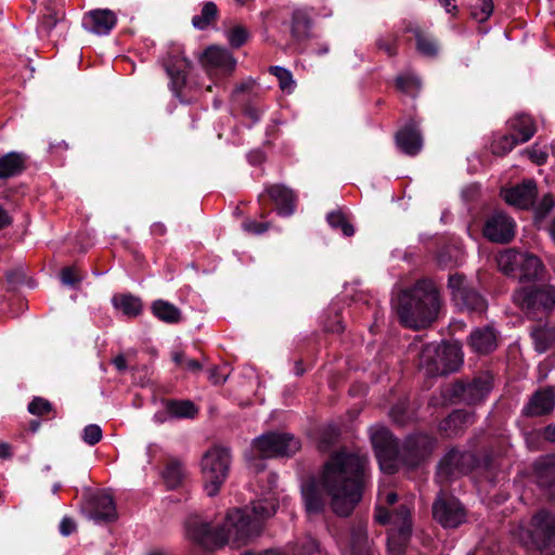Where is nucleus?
I'll return each mask as SVG.
<instances>
[{
  "label": "nucleus",
  "mask_w": 555,
  "mask_h": 555,
  "mask_svg": "<svg viewBox=\"0 0 555 555\" xmlns=\"http://www.w3.org/2000/svg\"><path fill=\"white\" fill-rule=\"evenodd\" d=\"M369 460L365 455L337 451L324 463L319 479L308 480L301 488L306 512L320 515L330 496L332 512L339 517L349 516L361 501L367 478Z\"/></svg>",
  "instance_id": "f257e3e1"
},
{
  "label": "nucleus",
  "mask_w": 555,
  "mask_h": 555,
  "mask_svg": "<svg viewBox=\"0 0 555 555\" xmlns=\"http://www.w3.org/2000/svg\"><path fill=\"white\" fill-rule=\"evenodd\" d=\"M278 508L273 498L251 502L248 511L228 512L221 526H211L199 516H191L185 521L186 538L205 550H215L230 544L241 547L257 537L266 519L272 517Z\"/></svg>",
  "instance_id": "f03ea898"
},
{
  "label": "nucleus",
  "mask_w": 555,
  "mask_h": 555,
  "mask_svg": "<svg viewBox=\"0 0 555 555\" xmlns=\"http://www.w3.org/2000/svg\"><path fill=\"white\" fill-rule=\"evenodd\" d=\"M441 306L436 284L429 279H421L399 292L395 308L400 323L417 331L430 326L438 319Z\"/></svg>",
  "instance_id": "7ed1b4c3"
},
{
  "label": "nucleus",
  "mask_w": 555,
  "mask_h": 555,
  "mask_svg": "<svg viewBox=\"0 0 555 555\" xmlns=\"http://www.w3.org/2000/svg\"><path fill=\"white\" fill-rule=\"evenodd\" d=\"M412 503H401L392 512L383 506L375 508V520L382 525L390 524L387 545L391 555H401L412 534Z\"/></svg>",
  "instance_id": "20e7f679"
},
{
  "label": "nucleus",
  "mask_w": 555,
  "mask_h": 555,
  "mask_svg": "<svg viewBox=\"0 0 555 555\" xmlns=\"http://www.w3.org/2000/svg\"><path fill=\"white\" fill-rule=\"evenodd\" d=\"M463 363L461 348L455 344L440 346L429 344L420 353V366L429 376H442L455 372Z\"/></svg>",
  "instance_id": "39448f33"
},
{
  "label": "nucleus",
  "mask_w": 555,
  "mask_h": 555,
  "mask_svg": "<svg viewBox=\"0 0 555 555\" xmlns=\"http://www.w3.org/2000/svg\"><path fill=\"white\" fill-rule=\"evenodd\" d=\"M231 465L229 449L214 447L207 450L201 462L204 490L208 496L219 493L225 482Z\"/></svg>",
  "instance_id": "423d86ee"
},
{
  "label": "nucleus",
  "mask_w": 555,
  "mask_h": 555,
  "mask_svg": "<svg viewBox=\"0 0 555 555\" xmlns=\"http://www.w3.org/2000/svg\"><path fill=\"white\" fill-rule=\"evenodd\" d=\"M513 300L529 318L539 312H547L555 306V286L548 284L531 285L517 289Z\"/></svg>",
  "instance_id": "0eeeda50"
},
{
  "label": "nucleus",
  "mask_w": 555,
  "mask_h": 555,
  "mask_svg": "<svg viewBox=\"0 0 555 555\" xmlns=\"http://www.w3.org/2000/svg\"><path fill=\"white\" fill-rule=\"evenodd\" d=\"M493 388V376L481 373L470 380H456L448 389V397L455 403L477 405L482 403Z\"/></svg>",
  "instance_id": "6e6552de"
},
{
  "label": "nucleus",
  "mask_w": 555,
  "mask_h": 555,
  "mask_svg": "<svg viewBox=\"0 0 555 555\" xmlns=\"http://www.w3.org/2000/svg\"><path fill=\"white\" fill-rule=\"evenodd\" d=\"M371 442L378 460L379 467L387 474L398 469L400 449L392 434L384 426H373L370 429Z\"/></svg>",
  "instance_id": "1a4fd4ad"
},
{
  "label": "nucleus",
  "mask_w": 555,
  "mask_h": 555,
  "mask_svg": "<svg viewBox=\"0 0 555 555\" xmlns=\"http://www.w3.org/2000/svg\"><path fill=\"white\" fill-rule=\"evenodd\" d=\"M254 449L262 457L291 456L300 449V442L286 433H267L253 442Z\"/></svg>",
  "instance_id": "9d476101"
},
{
  "label": "nucleus",
  "mask_w": 555,
  "mask_h": 555,
  "mask_svg": "<svg viewBox=\"0 0 555 555\" xmlns=\"http://www.w3.org/2000/svg\"><path fill=\"white\" fill-rule=\"evenodd\" d=\"M448 286L451 291L453 301L461 309L477 313L486 311V299L467 284L465 275L460 273L451 274L448 280Z\"/></svg>",
  "instance_id": "9b49d317"
},
{
  "label": "nucleus",
  "mask_w": 555,
  "mask_h": 555,
  "mask_svg": "<svg viewBox=\"0 0 555 555\" xmlns=\"http://www.w3.org/2000/svg\"><path fill=\"white\" fill-rule=\"evenodd\" d=\"M466 509L453 495L442 491L433 503V517L443 528H457L466 521Z\"/></svg>",
  "instance_id": "f8f14e48"
},
{
  "label": "nucleus",
  "mask_w": 555,
  "mask_h": 555,
  "mask_svg": "<svg viewBox=\"0 0 555 555\" xmlns=\"http://www.w3.org/2000/svg\"><path fill=\"white\" fill-rule=\"evenodd\" d=\"M529 535L532 544L541 552L555 555V516L547 511H539L530 521Z\"/></svg>",
  "instance_id": "ddd939ff"
},
{
  "label": "nucleus",
  "mask_w": 555,
  "mask_h": 555,
  "mask_svg": "<svg viewBox=\"0 0 555 555\" xmlns=\"http://www.w3.org/2000/svg\"><path fill=\"white\" fill-rule=\"evenodd\" d=\"M435 444V438L425 434L406 437L400 449L399 463L411 468L418 466L431 454Z\"/></svg>",
  "instance_id": "4468645a"
},
{
  "label": "nucleus",
  "mask_w": 555,
  "mask_h": 555,
  "mask_svg": "<svg viewBox=\"0 0 555 555\" xmlns=\"http://www.w3.org/2000/svg\"><path fill=\"white\" fill-rule=\"evenodd\" d=\"M191 62L178 50L169 52L163 60V67L169 77V89L181 102Z\"/></svg>",
  "instance_id": "2eb2a0df"
},
{
  "label": "nucleus",
  "mask_w": 555,
  "mask_h": 555,
  "mask_svg": "<svg viewBox=\"0 0 555 555\" xmlns=\"http://www.w3.org/2000/svg\"><path fill=\"white\" fill-rule=\"evenodd\" d=\"M477 459L469 451L451 449L440 461L438 474L446 478L466 475L476 466Z\"/></svg>",
  "instance_id": "dca6fc26"
},
{
  "label": "nucleus",
  "mask_w": 555,
  "mask_h": 555,
  "mask_svg": "<svg viewBox=\"0 0 555 555\" xmlns=\"http://www.w3.org/2000/svg\"><path fill=\"white\" fill-rule=\"evenodd\" d=\"M482 234L492 243L507 244L515 236V222L507 215L496 211L486 219Z\"/></svg>",
  "instance_id": "f3484780"
},
{
  "label": "nucleus",
  "mask_w": 555,
  "mask_h": 555,
  "mask_svg": "<svg viewBox=\"0 0 555 555\" xmlns=\"http://www.w3.org/2000/svg\"><path fill=\"white\" fill-rule=\"evenodd\" d=\"M88 514L95 522H112L117 519L115 502L111 494L98 492L88 500Z\"/></svg>",
  "instance_id": "a211bd4d"
},
{
  "label": "nucleus",
  "mask_w": 555,
  "mask_h": 555,
  "mask_svg": "<svg viewBox=\"0 0 555 555\" xmlns=\"http://www.w3.org/2000/svg\"><path fill=\"white\" fill-rule=\"evenodd\" d=\"M555 408V387L538 389L522 408V415L538 417L551 413Z\"/></svg>",
  "instance_id": "6ab92c4d"
},
{
  "label": "nucleus",
  "mask_w": 555,
  "mask_h": 555,
  "mask_svg": "<svg viewBox=\"0 0 555 555\" xmlns=\"http://www.w3.org/2000/svg\"><path fill=\"white\" fill-rule=\"evenodd\" d=\"M117 23L116 14L108 9H95L87 12L82 18L86 30L95 35H107Z\"/></svg>",
  "instance_id": "aec40b11"
},
{
  "label": "nucleus",
  "mask_w": 555,
  "mask_h": 555,
  "mask_svg": "<svg viewBox=\"0 0 555 555\" xmlns=\"http://www.w3.org/2000/svg\"><path fill=\"white\" fill-rule=\"evenodd\" d=\"M201 62L207 70L216 69L223 74H231L236 66V61L232 53L219 47L207 48L203 53Z\"/></svg>",
  "instance_id": "412c9836"
},
{
  "label": "nucleus",
  "mask_w": 555,
  "mask_h": 555,
  "mask_svg": "<svg viewBox=\"0 0 555 555\" xmlns=\"http://www.w3.org/2000/svg\"><path fill=\"white\" fill-rule=\"evenodd\" d=\"M264 193L275 204L278 215L288 217L294 214L297 197L293 190L283 184H271L264 189Z\"/></svg>",
  "instance_id": "4be33fe9"
},
{
  "label": "nucleus",
  "mask_w": 555,
  "mask_h": 555,
  "mask_svg": "<svg viewBox=\"0 0 555 555\" xmlns=\"http://www.w3.org/2000/svg\"><path fill=\"white\" fill-rule=\"evenodd\" d=\"M398 149L409 156L417 155L423 147V135L415 122L405 125L396 133Z\"/></svg>",
  "instance_id": "5701e85b"
},
{
  "label": "nucleus",
  "mask_w": 555,
  "mask_h": 555,
  "mask_svg": "<svg viewBox=\"0 0 555 555\" xmlns=\"http://www.w3.org/2000/svg\"><path fill=\"white\" fill-rule=\"evenodd\" d=\"M311 10L307 8H297L292 12L289 21V31L292 39L296 43H301L310 38L312 28Z\"/></svg>",
  "instance_id": "b1692460"
},
{
  "label": "nucleus",
  "mask_w": 555,
  "mask_h": 555,
  "mask_svg": "<svg viewBox=\"0 0 555 555\" xmlns=\"http://www.w3.org/2000/svg\"><path fill=\"white\" fill-rule=\"evenodd\" d=\"M537 197V184L532 180H526L504 193V199L507 204L527 209L533 205Z\"/></svg>",
  "instance_id": "393cba45"
},
{
  "label": "nucleus",
  "mask_w": 555,
  "mask_h": 555,
  "mask_svg": "<svg viewBox=\"0 0 555 555\" xmlns=\"http://www.w3.org/2000/svg\"><path fill=\"white\" fill-rule=\"evenodd\" d=\"M468 346L479 354H487L498 347V338L493 328L489 326L478 327L468 336Z\"/></svg>",
  "instance_id": "a878e982"
},
{
  "label": "nucleus",
  "mask_w": 555,
  "mask_h": 555,
  "mask_svg": "<svg viewBox=\"0 0 555 555\" xmlns=\"http://www.w3.org/2000/svg\"><path fill=\"white\" fill-rule=\"evenodd\" d=\"M28 157L22 152H9L0 156V180L21 176L27 168Z\"/></svg>",
  "instance_id": "bb28decb"
},
{
  "label": "nucleus",
  "mask_w": 555,
  "mask_h": 555,
  "mask_svg": "<svg viewBox=\"0 0 555 555\" xmlns=\"http://www.w3.org/2000/svg\"><path fill=\"white\" fill-rule=\"evenodd\" d=\"M475 423V413L455 410L439 424V430L447 436H456Z\"/></svg>",
  "instance_id": "cd10ccee"
},
{
  "label": "nucleus",
  "mask_w": 555,
  "mask_h": 555,
  "mask_svg": "<svg viewBox=\"0 0 555 555\" xmlns=\"http://www.w3.org/2000/svg\"><path fill=\"white\" fill-rule=\"evenodd\" d=\"M371 544L367 539L366 524L358 522L351 528L349 555H371Z\"/></svg>",
  "instance_id": "c85d7f7f"
},
{
  "label": "nucleus",
  "mask_w": 555,
  "mask_h": 555,
  "mask_svg": "<svg viewBox=\"0 0 555 555\" xmlns=\"http://www.w3.org/2000/svg\"><path fill=\"white\" fill-rule=\"evenodd\" d=\"M518 270L520 282H531L541 278L544 267L539 257L531 254H521Z\"/></svg>",
  "instance_id": "c756f323"
},
{
  "label": "nucleus",
  "mask_w": 555,
  "mask_h": 555,
  "mask_svg": "<svg viewBox=\"0 0 555 555\" xmlns=\"http://www.w3.org/2000/svg\"><path fill=\"white\" fill-rule=\"evenodd\" d=\"M533 467L540 486L550 487L555 482V453L540 457Z\"/></svg>",
  "instance_id": "7c9ffc66"
},
{
  "label": "nucleus",
  "mask_w": 555,
  "mask_h": 555,
  "mask_svg": "<svg viewBox=\"0 0 555 555\" xmlns=\"http://www.w3.org/2000/svg\"><path fill=\"white\" fill-rule=\"evenodd\" d=\"M151 309L154 317L162 322L177 324L182 321L180 309L169 301L157 299L153 301Z\"/></svg>",
  "instance_id": "2f4dec72"
},
{
  "label": "nucleus",
  "mask_w": 555,
  "mask_h": 555,
  "mask_svg": "<svg viewBox=\"0 0 555 555\" xmlns=\"http://www.w3.org/2000/svg\"><path fill=\"white\" fill-rule=\"evenodd\" d=\"M511 129L517 133L520 143L528 142L537 132V126L530 115L519 114L509 120Z\"/></svg>",
  "instance_id": "473e14b6"
},
{
  "label": "nucleus",
  "mask_w": 555,
  "mask_h": 555,
  "mask_svg": "<svg viewBox=\"0 0 555 555\" xmlns=\"http://www.w3.org/2000/svg\"><path fill=\"white\" fill-rule=\"evenodd\" d=\"M113 306L125 315L134 318L142 312V301L131 294H117L112 298Z\"/></svg>",
  "instance_id": "72a5a7b5"
},
{
  "label": "nucleus",
  "mask_w": 555,
  "mask_h": 555,
  "mask_svg": "<svg viewBox=\"0 0 555 555\" xmlns=\"http://www.w3.org/2000/svg\"><path fill=\"white\" fill-rule=\"evenodd\" d=\"M408 31L414 35L416 39V49L422 55L434 57L438 54V43L433 36L420 27H410L408 28Z\"/></svg>",
  "instance_id": "f704fd0d"
},
{
  "label": "nucleus",
  "mask_w": 555,
  "mask_h": 555,
  "mask_svg": "<svg viewBox=\"0 0 555 555\" xmlns=\"http://www.w3.org/2000/svg\"><path fill=\"white\" fill-rule=\"evenodd\" d=\"M184 477V466L177 460L170 461L163 472V478L168 489L178 488L182 483Z\"/></svg>",
  "instance_id": "c9c22d12"
},
{
  "label": "nucleus",
  "mask_w": 555,
  "mask_h": 555,
  "mask_svg": "<svg viewBox=\"0 0 555 555\" xmlns=\"http://www.w3.org/2000/svg\"><path fill=\"white\" fill-rule=\"evenodd\" d=\"M521 254L508 249L496 256V264L499 270L505 275H513L519 267Z\"/></svg>",
  "instance_id": "e433bc0d"
},
{
  "label": "nucleus",
  "mask_w": 555,
  "mask_h": 555,
  "mask_svg": "<svg viewBox=\"0 0 555 555\" xmlns=\"http://www.w3.org/2000/svg\"><path fill=\"white\" fill-rule=\"evenodd\" d=\"M166 406L168 413L177 418H193L197 414L196 406L190 400H170Z\"/></svg>",
  "instance_id": "4c0bfd02"
},
{
  "label": "nucleus",
  "mask_w": 555,
  "mask_h": 555,
  "mask_svg": "<svg viewBox=\"0 0 555 555\" xmlns=\"http://www.w3.org/2000/svg\"><path fill=\"white\" fill-rule=\"evenodd\" d=\"M218 14L217 5L214 2H206L201 14L193 16L192 24L197 29H205L216 20Z\"/></svg>",
  "instance_id": "58836bf2"
},
{
  "label": "nucleus",
  "mask_w": 555,
  "mask_h": 555,
  "mask_svg": "<svg viewBox=\"0 0 555 555\" xmlns=\"http://www.w3.org/2000/svg\"><path fill=\"white\" fill-rule=\"evenodd\" d=\"M293 555H327L315 539L307 535L298 540L293 548Z\"/></svg>",
  "instance_id": "ea45409f"
},
{
  "label": "nucleus",
  "mask_w": 555,
  "mask_h": 555,
  "mask_svg": "<svg viewBox=\"0 0 555 555\" xmlns=\"http://www.w3.org/2000/svg\"><path fill=\"white\" fill-rule=\"evenodd\" d=\"M519 143L516 134H504L492 141L491 152L494 155L503 156L509 153Z\"/></svg>",
  "instance_id": "a19ab883"
},
{
  "label": "nucleus",
  "mask_w": 555,
  "mask_h": 555,
  "mask_svg": "<svg viewBox=\"0 0 555 555\" xmlns=\"http://www.w3.org/2000/svg\"><path fill=\"white\" fill-rule=\"evenodd\" d=\"M396 87L403 93L415 96L421 90V80L412 75L398 76L396 78Z\"/></svg>",
  "instance_id": "79ce46f5"
},
{
  "label": "nucleus",
  "mask_w": 555,
  "mask_h": 555,
  "mask_svg": "<svg viewBox=\"0 0 555 555\" xmlns=\"http://www.w3.org/2000/svg\"><path fill=\"white\" fill-rule=\"evenodd\" d=\"M327 222L333 229H340L346 236H351L354 233L352 224L340 210L330 212L327 215Z\"/></svg>",
  "instance_id": "37998d69"
},
{
  "label": "nucleus",
  "mask_w": 555,
  "mask_h": 555,
  "mask_svg": "<svg viewBox=\"0 0 555 555\" xmlns=\"http://www.w3.org/2000/svg\"><path fill=\"white\" fill-rule=\"evenodd\" d=\"M65 20V12L63 10H54L49 8L48 12L42 16L39 27L47 34H50L55 26Z\"/></svg>",
  "instance_id": "c03bdc74"
},
{
  "label": "nucleus",
  "mask_w": 555,
  "mask_h": 555,
  "mask_svg": "<svg viewBox=\"0 0 555 555\" xmlns=\"http://www.w3.org/2000/svg\"><path fill=\"white\" fill-rule=\"evenodd\" d=\"M85 274L79 270L77 266H68L61 270L60 280L63 285L76 287L83 280Z\"/></svg>",
  "instance_id": "a18cd8bd"
},
{
  "label": "nucleus",
  "mask_w": 555,
  "mask_h": 555,
  "mask_svg": "<svg viewBox=\"0 0 555 555\" xmlns=\"http://www.w3.org/2000/svg\"><path fill=\"white\" fill-rule=\"evenodd\" d=\"M269 70L278 78L280 88L283 91L292 92L294 90L295 81L288 69L281 66H271Z\"/></svg>",
  "instance_id": "49530a36"
},
{
  "label": "nucleus",
  "mask_w": 555,
  "mask_h": 555,
  "mask_svg": "<svg viewBox=\"0 0 555 555\" xmlns=\"http://www.w3.org/2000/svg\"><path fill=\"white\" fill-rule=\"evenodd\" d=\"M249 38V33L246 27L243 25H236L233 28H231L229 31H227V39L232 48L238 49L243 44L246 43V41Z\"/></svg>",
  "instance_id": "de8ad7c7"
},
{
  "label": "nucleus",
  "mask_w": 555,
  "mask_h": 555,
  "mask_svg": "<svg viewBox=\"0 0 555 555\" xmlns=\"http://www.w3.org/2000/svg\"><path fill=\"white\" fill-rule=\"evenodd\" d=\"M493 9L492 0H475L472 14L479 22H485L491 16Z\"/></svg>",
  "instance_id": "09e8293b"
},
{
  "label": "nucleus",
  "mask_w": 555,
  "mask_h": 555,
  "mask_svg": "<svg viewBox=\"0 0 555 555\" xmlns=\"http://www.w3.org/2000/svg\"><path fill=\"white\" fill-rule=\"evenodd\" d=\"M28 412L37 416H46L53 412L50 401L42 397H35L28 404Z\"/></svg>",
  "instance_id": "8fccbe9b"
},
{
  "label": "nucleus",
  "mask_w": 555,
  "mask_h": 555,
  "mask_svg": "<svg viewBox=\"0 0 555 555\" xmlns=\"http://www.w3.org/2000/svg\"><path fill=\"white\" fill-rule=\"evenodd\" d=\"M231 370L227 364L212 365L207 369L208 379L212 385L219 386L227 382Z\"/></svg>",
  "instance_id": "3c124183"
},
{
  "label": "nucleus",
  "mask_w": 555,
  "mask_h": 555,
  "mask_svg": "<svg viewBox=\"0 0 555 555\" xmlns=\"http://www.w3.org/2000/svg\"><path fill=\"white\" fill-rule=\"evenodd\" d=\"M532 337L535 343V349L539 352H544L548 348L554 335L548 330L539 326L532 331Z\"/></svg>",
  "instance_id": "603ef678"
},
{
  "label": "nucleus",
  "mask_w": 555,
  "mask_h": 555,
  "mask_svg": "<svg viewBox=\"0 0 555 555\" xmlns=\"http://www.w3.org/2000/svg\"><path fill=\"white\" fill-rule=\"evenodd\" d=\"M376 46L378 50L384 51L388 56L392 57L397 54L398 37L392 34L379 37L376 40Z\"/></svg>",
  "instance_id": "864d4df0"
},
{
  "label": "nucleus",
  "mask_w": 555,
  "mask_h": 555,
  "mask_svg": "<svg viewBox=\"0 0 555 555\" xmlns=\"http://www.w3.org/2000/svg\"><path fill=\"white\" fill-rule=\"evenodd\" d=\"M82 439L89 446H94L102 439V429L99 425L90 424L83 428Z\"/></svg>",
  "instance_id": "5fc2aeb1"
},
{
  "label": "nucleus",
  "mask_w": 555,
  "mask_h": 555,
  "mask_svg": "<svg viewBox=\"0 0 555 555\" xmlns=\"http://www.w3.org/2000/svg\"><path fill=\"white\" fill-rule=\"evenodd\" d=\"M555 206V198L552 194H545L535 207V217L544 218Z\"/></svg>",
  "instance_id": "6e6d98bb"
},
{
  "label": "nucleus",
  "mask_w": 555,
  "mask_h": 555,
  "mask_svg": "<svg viewBox=\"0 0 555 555\" xmlns=\"http://www.w3.org/2000/svg\"><path fill=\"white\" fill-rule=\"evenodd\" d=\"M390 417L392 418V421L399 425H403L406 423V421L409 420V414H408V410H406V405L404 402H400L398 404H396L391 410H390Z\"/></svg>",
  "instance_id": "4d7b16f0"
},
{
  "label": "nucleus",
  "mask_w": 555,
  "mask_h": 555,
  "mask_svg": "<svg viewBox=\"0 0 555 555\" xmlns=\"http://www.w3.org/2000/svg\"><path fill=\"white\" fill-rule=\"evenodd\" d=\"M244 231L251 234H262L269 229L268 222H258L253 219H246L242 224Z\"/></svg>",
  "instance_id": "13d9d810"
},
{
  "label": "nucleus",
  "mask_w": 555,
  "mask_h": 555,
  "mask_svg": "<svg viewBox=\"0 0 555 555\" xmlns=\"http://www.w3.org/2000/svg\"><path fill=\"white\" fill-rule=\"evenodd\" d=\"M526 153L535 165H543L547 160V153L542 150L532 147L530 150H527Z\"/></svg>",
  "instance_id": "bf43d9fd"
},
{
  "label": "nucleus",
  "mask_w": 555,
  "mask_h": 555,
  "mask_svg": "<svg viewBox=\"0 0 555 555\" xmlns=\"http://www.w3.org/2000/svg\"><path fill=\"white\" fill-rule=\"evenodd\" d=\"M243 113L251 120L253 124H256L260 120L262 112L259 107L248 103L244 105Z\"/></svg>",
  "instance_id": "052dcab7"
},
{
  "label": "nucleus",
  "mask_w": 555,
  "mask_h": 555,
  "mask_svg": "<svg viewBox=\"0 0 555 555\" xmlns=\"http://www.w3.org/2000/svg\"><path fill=\"white\" fill-rule=\"evenodd\" d=\"M76 528V522L69 517H64L60 522V532L65 537L75 532Z\"/></svg>",
  "instance_id": "680f3d73"
},
{
  "label": "nucleus",
  "mask_w": 555,
  "mask_h": 555,
  "mask_svg": "<svg viewBox=\"0 0 555 555\" xmlns=\"http://www.w3.org/2000/svg\"><path fill=\"white\" fill-rule=\"evenodd\" d=\"M49 150L54 154H62V152L68 150V144L64 140H57L50 142Z\"/></svg>",
  "instance_id": "e2e57ef3"
},
{
  "label": "nucleus",
  "mask_w": 555,
  "mask_h": 555,
  "mask_svg": "<svg viewBox=\"0 0 555 555\" xmlns=\"http://www.w3.org/2000/svg\"><path fill=\"white\" fill-rule=\"evenodd\" d=\"M183 370L190 371L192 373H197L203 369V365L199 361L195 359H185L184 365L182 366Z\"/></svg>",
  "instance_id": "0e129e2a"
},
{
  "label": "nucleus",
  "mask_w": 555,
  "mask_h": 555,
  "mask_svg": "<svg viewBox=\"0 0 555 555\" xmlns=\"http://www.w3.org/2000/svg\"><path fill=\"white\" fill-rule=\"evenodd\" d=\"M12 223V219L8 211L0 205V230L9 227Z\"/></svg>",
  "instance_id": "69168bd1"
},
{
  "label": "nucleus",
  "mask_w": 555,
  "mask_h": 555,
  "mask_svg": "<svg viewBox=\"0 0 555 555\" xmlns=\"http://www.w3.org/2000/svg\"><path fill=\"white\" fill-rule=\"evenodd\" d=\"M113 364L119 372H124L127 369V360L122 354H118L113 359Z\"/></svg>",
  "instance_id": "338daca9"
},
{
  "label": "nucleus",
  "mask_w": 555,
  "mask_h": 555,
  "mask_svg": "<svg viewBox=\"0 0 555 555\" xmlns=\"http://www.w3.org/2000/svg\"><path fill=\"white\" fill-rule=\"evenodd\" d=\"M543 435L545 440L555 442V423L546 426Z\"/></svg>",
  "instance_id": "774afa93"
}]
</instances>
